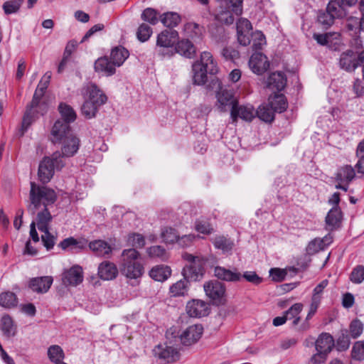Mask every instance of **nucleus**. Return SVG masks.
Here are the masks:
<instances>
[{
    "label": "nucleus",
    "instance_id": "obj_47",
    "mask_svg": "<svg viewBox=\"0 0 364 364\" xmlns=\"http://www.w3.org/2000/svg\"><path fill=\"white\" fill-rule=\"evenodd\" d=\"M349 90L353 95L354 98H360L364 96V84L360 78H355L349 87Z\"/></svg>",
    "mask_w": 364,
    "mask_h": 364
},
{
    "label": "nucleus",
    "instance_id": "obj_43",
    "mask_svg": "<svg viewBox=\"0 0 364 364\" xmlns=\"http://www.w3.org/2000/svg\"><path fill=\"white\" fill-rule=\"evenodd\" d=\"M162 23L168 28L176 26L181 21V17L177 13L167 12L161 18Z\"/></svg>",
    "mask_w": 364,
    "mask_h": 364
},
{
    "label": "nucleus",
    "instance_id": "obj_59",
    "mask_svg": "<svg viewBox=\"0 0 364 364\" xmlns=\"http://www.w3.org/2000/svg\"><path fill=\"white\" fill-rule=\"evenodd\" d=\"M147 252L149 255L151 257H159L162 260H165L166 259V254L165 249L159 245L150 247Z\"/></svg>",
    "mask_w": 364,
    "mask_h": 364
},
{
    "label": "nucleus",
    "instance_id": "obj_27",
    "mask_svg": "<svg viewBox=\"0 0 364 364\" xmlns=\"http://www.w3.org/2000/svg\"><path fill=\"white\" fill-rule=\"evenodd\" d=\"M51 78V73L47 72L41 80L40 81L33 97V100L31 102V109L36 107L38 104V100L44 95L45 91L46 90Z\"/></svg>",
    "mask_w": 364,
    "mask_h": 364
},
{
    "label": "nucleus",
    "instance_id": "obj_20",
    "mask_svg": "<svg viewBox=\"0 0 364 364\" xmlns=\"http://www.w3.org/2000/svg\"><path fill=\"white\" fill-rule=\"evenodd\" d=\"M48 110V105L44 102H41V99L38 100V104L36 107H33L31 109V104L27 107V109L24 114L23 122H22V129L26 131L30 124L31 123L32 117L34 115L35 112L41 114L43 115Z\"/></svg>",
    "mask_w": 364,
    "mask_h": 364
},
{
    "label": "nucleus",
    "instance_id": "obj_23",
    "mask_svg": "<svg viewBox=\"0 0 364 364\" xmlns=\"http://www.w3.org/2000/svg\"><path fill=\"white\" fill-rule=\"evenodd\" d=\"M355 52L348 50L341 54L339 66L346 72H353L357 68Z\"/></svg>",
    "mask_w": 364,
    "mask_h": 364
},
{
    "label": "nucleus",
    "instance_id": "obj_41",
    "mask_svg": "<svg viewBox=\"0 0 364 364\" xmlns=\"http://www.w3.org/2000/svg\"><path fill=\"white\" fill-rule=\"evenodd\" d=\"M213 244L215 248L221 250L223 252H230L234 246L233 242L224 236L216 237Z\"/></svg>",
    "mask_w": 364,
    "mask_h": 364
},
{
    "label": "nucleus",
    "instance_id": "obj_30",
    "mask_svg": "<svg viewBox=\"0 0 364 364\" xmlns=\"http://www.w3.org/2000/svg\"><path fill=\"white\" fill-rule=\"evenodd\" d=\"M175 51L186 58H192L196 55V49L188 39H182L175 46Z\"/></svg>",
    "mask_w": 364,
    "mask_h": 364
},
{
    "label": "nucleus",
    "instance_id": "obj_63",
    "mask_svg": "<svg viewBox=\"0 0 364 364\" xmlns=\"http://www.w3.org/2000/svg\"><path fill=\"white\" fill-rule=\"evenodd\" d=\"M336 18L331 14L327 10L326 12H322L318 16V22L326 27L331 26Z\"/></svg>",
    "mask_w": 364,
    "mask_h": 364
},
{
    "label": "nucleus",
    "instance_id": "obj_13",
    "mask_svg": "<svg viewBox=\"0 0 364 364\" xmlns=\"http://www.w3.org/2000/svg\"><path fill=\"white\" fill-rule=\"evenodd\" d=\"M218 109L220 112L232 110V107L238 102L232 92L228 90H222L217 94Z\"/></svg>",
    "mask_w": 364,
    "mask_h": 364
},
{
    "label": "nucleus",
    "instance_id": "obj_32",
    "mask_svg": "<svg viewBox=\"0 0 364 364\" xmlns=\"http://www.w3.org/2000/svg\"><path fill=\"white\" fill-rule=\"evenodd\" d=\"M269 105L276 112L282 113L286 111L288 107V102L283 94H274L269 97Z\"/></svg>",
    "mask_w": 364,
    "mask_h": 364
},
{
    "label": "nucleus",
    "instance_id": "obj_25",
    "mask_svg": "<svg viewBox=\"0 0 364 364\" xmlns=\"http://www.w3.org/2000/svg\"><path fill=\"white\" fill-rule=\"evenodd\" d=\"M342 221V212L339 207H333L326 217V229L333 230L339 228Z\"/></svg>",
    "mask_w": 364,
    "mask_h": 364
},
{
    "label": "nucleus",
    "instance_id": "obj_24",
    "mask_svg": "<svg viewBox=\"0 0 364 364\" xmlns=\"http://www.w3.org/2000/svg\"><path fill=\"white\" fill-rule=\"evenodd\" d=\"M86 93L88 94V100L102 106L106 103L107 97L102 90L95 83H89L86 86Z\"/></svg>",
    "mask_w": 364,
    "mask_h": 364
},
{
    "label": "nucleus",
    "instance_id": "obj_35",
    "mask_svg": "<svg viewBox=\"0 0 364 364\" xmlns=\"http://www.w3.org/2000/svg\"><path fill=\"white\" fill-rule=\"evenodd\" d=\"M326 242H327V244L331 243V237L326 236L322 240L316 238L311 240L306 247V252L309 255H312L317 253L320 250H323L326 245Z\"/></svg>",
    "mask_w": 364,
    "mask_h": 364
},
{
    "label": "nucleus",
    "instance_id": "obj_14",
    "mask_svg": "<svg viewBox=\"0 0 364 364\" xmlns=\"http://www.w3.org/2000/svg\"><path fill=\"white\" fill-rule=\"evenodd\" d=\"M249 65L253 73L261 75L269 68V64L264 55L256 52L250 57Z\"/></svg>",
    "mask_w": 364,
    "mask_h": 364
},
{
    "label": "nucleus",
    "instance_id": "obj_33",
    "mask_svg": "<svg viewBox=\"0 0 364 364\" xmlns=\"http://www.w3.org/2000/svg\"><path fill=\"white\" fill-rule=\"evenodd\" d=\"M58 247L63 250L77 252L78 250H81L85 247V242L73 237H70L62 240L59 243Z\"/></svg>",
    "mask_w": 364,
    "mask_h": 364
},
{
    "label": "nucleus",
    "instance_id": "obj_61",
    "mask_svg": "<svg viewBox=\"0 0 364 364\" xmlns=\"http://www.w3.org/2000/svg\"><path fill=\"white\" fill-rule=\"evenodd\" d=\"M363 325L359 320H353L350 324V334L353 338H356L361 335Z\"/></svg>",
    "mask_w": 364,
    "mask_h": 364
},
{
    "label": "nucleus",
    "instance_id": "obj_1",
    "mask_svg": "<svg viewBox=\"0 0 364 364\" xmlns=\"http://www.w3.org/2000/svg\"><path fill=\"white\" fill-rule=\"evenodd\" d=\"M56 199L57 195L53 189L31 182L27 209L31 215L37 213V227L43 232L41 241L47 250L53 248L57 240V237L49 232V225L53 220L49 207L54 204Z\"/></svg>",
    "mask_w": 364,
    "mask_h": 364
},
{
    "label": "nucleus",
    "instance_id": "obj_18",
    "mask_svg": "<svg viewBox=\"0 0 364 364\" xmlns=\"http://www.w3.org/2000/svg\"><path fill=\"white\" fill-rule=\"evenodd\" d=\"M186 311L191 317L205 316L209 314L208 304L201 300H193L187 304Z\"/></svg>",
    "mask_w": 364,
    "mask_h": 364
},
{
    "label": "nucleus",
    "instance_id": "obj_29",
    "mask_svg": "<svg viewBox=\"0 0 364 364\" xmlns=\"http://www.w3.org/2000/svg\"><path fill=\"white\" fill-rule=\"evenodd\" d=\"M171 275V269L167 265H156L149 271V276L156 282H163L167 280Z\"/></svg>",
    "mask_w": 364,
    "mask_h": 364
},
{
    "label": "nucleus",
    "instance_id": "obj_57",
    "mask_svg": "<svg viewBox=\"0 0 364 364\" xmlns=\"http://www.w3.org/2000/svg\"><path fill=\"white\" fill-rule=\"evenodd\" d=\"M195 228L198 232L203 234H210L213 231V228L209 222L203 219H198L196 221Z\"/></svg>",
    "mask_w": 364,
    "mask_h": 364
},
{
    "label": "nucleus",
    "instance_id": "obj_11",
    "mask_svg": "<svg viewBox=\"0 0 364 364\" xmlns=\"http://www.w3.org/2000/svg\"><path fill=\"white\" fill-rule=\"evenodd\" d=\"M203 333V327L201 324H195L188 326L180 335V340L183 346H189L197 343Z\"/></svg>",
    "mask_w": 364,
    "mask_h": 364
},
{
    "label": "nucleus",
    "instance_id": "obj_53",
    "mask_svg": "<svg viewBox=\"0 0 364 364\" xmlns=\"http://www.w3.org/2000/svg\"><path fill=\"white\" fill-rule=\"evenodd\" d=\"M141 18L144 21H147L152 25L156 24L159 21L156 11L151 8H147L144 10L141 14Z\"/></svg>",
    "mask_w": 364,
    "mask_h": 364
},
{
    "label": "nucleus",
    "instance_id": "obj_31",
    "mask_svg": "<svg viewBox=\"0 0 364 364\" xmlns=\"http://www.w3.org/2000/svg\"><path fill=\"white\" fill-rule=\"evenodd\" d=\"M129 55L128 50L122 46H117L111 50L109 59L116 67H120Z\"/></svg>",
    "mask_w": 364,
    "mask_h": 364
},
{
    "label": "nucleus",
    "instance_id": "obj_7",
    "mask_svg": "<svg viewBox=\"0 0 364 364\" xmlns=\"http://www.w3.org/2000/svg\"><path fill=\"white\" fill-rule=\"evenodd\" d=\"M58 110L61 116V119H58L51 131L52 135L60 136L61 130L71 129L70 124L76 119V114L73 109L68 105L61 102L58 106Z\"/></svg>",
    "mask_w": 364,
    "mask_h": 364
},
{
    "label": "nucleus",
    "instance_id": "obj_39",
    "mask_svg": "<svg viewBox=\"0 0 364 364\" xmlns=\"http://www.w3.org/2000/svg\"><path fill=\"white\" fill-rule=\"evenodd\" d=\"M326 10L336 18H341L346 15L342 3L341 4L338 0L331 1L327 5Z\"/></svg>",
    "mask_w": 364,
    "mask_h": 364
},
{
    "label": "nucleus",
    "instance_id": "obj_4",
    "mask_svg": "<svg viewBox=\"0 0 364 364\" xmlns=\"http://www.w3.org/2000/svg\"><path fill=\"white\" fill-rule=\"evenodd\" d=\"M121 273L127 278L136 279L143 274V266L138 261L139 253L135 249H127L122 253Z\"/></svg>",
    "mask_w": 364,
    "mask_h": 364
},
{
    "label": "nucleus",
    "instance_id": "obj_6",
    "mask_svg": "<svg viewBox=\"0 0 364 364\" xmlns=\"http://www.w3.org/2000/svg\"><path fill=\"white\" fill-rule=\"evenodd\" d=\"M52 141L54 144H62L61 157H71L78 151L80 147V140L72 132L71 129L61 130L60 136L52 135Z\"/></svg>",
    "mask_w": 364,
    "mask_h": 364
},
{
    "label": "nucleus",
    "instance_id": "obj_50",
    "mask_svg": "<svg viewBox=\"0 0 364 364\" xmlns=\"http://www.w3.org/2000/svg\"><path fill=\"white\" fill-rule=\"evenodd\" d=\"M161 237L166 243H178L179 235L173 228H166L161 232Z\"/></svg>",
    "mask_w": 364,
    "mask_h": 364
},
{
    "label": "nucleus",
    "instance_id": "obj_36",
    "mask_svg": "<svg viewBox=\"0 0 364 364\" xmlns=\"http://www.w3.org/2000/svg\"><path fill=\"white\" fill-rule=\"evenodd\" d=\"M276 111L269 105V102L267 105H260L256 111V116L265 122H272L274 119V113Z\"/></svg>",
    "mask_w": 364,
    "mask_h": 364
},
{
    "label": "nucleus",
    "instance_id": "obj_40",
    "mask_svg": "<svg viewBox=\"0 0 364 364\" xmlns=\"http://www.w3.org/2000/svg\"><path fill=\"white\" fill-rule=\"evenodd\" d=\"M318 299L316 297L311 298V302L310 304L309 311L306 317L304 322L300 326L299 330L304 331L308 330L310 328V324L309 321L313 317V316L316 314L318 307L320 304Z\"/></svg>",
    "mask_w": 364,
    "mask_h": 364
},
{
    "label": "nucleus",
    "instance_id": "obj_21",
    "mask_svg": "<svg viewBox=\"0 0 364 364\" xmlns=\"http://www.w3.org/2000/svg\"><path fill=\"white\" fill-rule=\"evenodd\" d=\"M214 275L220 280L226 282H239L242 279V274L234 268L232 270L223 267L217 266L214 268Z\"/></svg>",
    "mask_w": 364,
    "mask_h": 364
},
{
    "label": "nucleus",
    "instance_id": "obj_26",
    "mask_svg": "<svg viewBox=\"0 0 364 364\" xmlns=\"http://www.w3.org/2000/svg\"><path fill=\"white\" fill-rule=\"evenodd\" d=\"M53 283L51 277L33 278L29 281V288L37 293H46Z\"/></svg>",
    "mask_w": 364,
    "mask_h": 364
},
{
    "label": "nucleus",
    "instance_id": "obj_5",
    "mask_svg": "<svg viewBox=\"0 0 364 364\" xmlns=\"http://www.w3.org/2000/svg\"><path fill=\"white\" fill-rule=\"evenodd\" d=\"M65 166L60 152L55 151L50 156H45L40 162L38 176L43 183H48L53 178L55 170H60Z\"/></svg>",
    "mask_w": 364,
    "mask_h": 364
},
{
    "label": "nucleus",
    "instance_id": "obj_42",
    "mask_svg": "<svg viewBox=\"0 0 364 364\" xmlns=\"http://www.w3.org/2000/svg\"><path fill=\"white\" fill-rule=\"evenodd\" d=\"M0 305L4 308H12L17 305L16 295L11 291L3 292L0 294Z\"/></svg>",
    "mask_w": 364,
    "mask_h": 364
},
{
    "label": "nucleus",
    "instance_id": "obj_10",
    "mask_svg": "<svg viewBox=\"0 0 364 364\" xmlns=\"http://www.w3.org/2000/svg\"><path fill=\"white\" fill-rule=\"evenodd\" d=\"M256 116V112L253 106L250 105H241L237 104L232 107L230 112V117L233 123L237 122L240 118L245 122H252Z\"/></svg>",
    "mask_w": 364,
    "mask_h": 364
},
{
    "label": "nucleus",
    "instance_id": "obj_52",
    "mask_svg": "<svg viewBox=\"0 0 364 364\" xmlns=\"http://www.w3.org/2000/svg\"><path fill=\"white\" fill-rule=\"evenodd\" d=\"M350 281L354 284H360L364 281V266L358 265L354 267L350 275Z\"/></svg>",
    "mask_w": 364,
    "mask_h": 364
},
{
    "label": "nucleus",
    "instance_id": "obj_54",
    "mask_svg": "<svg viewBox=\"0 0 364 364\" xmlns=\"http://www.w3.org/2000/svg\"><path fill=\"white\" fill-rule=\"evenodd\" d=\"M151 33V28L147 24L142 23L137 30L136 36L141 42H145L149 39Z\"/></svg>",
    "mask_w": 364,
    "mask_h": 364
},
{
    "label": "nucleus",
    "instance_id": "obj_28",
    "mask_svg": "<svg viewBox=\"0 0 364 364\" xmlns=\"http://www.w3.org/2000/svg\"><path fill=\"white\" fill-rule=\"evenodd\" d=\"M287 85V77L282 72L272 73L267 79V87L277 91L282 90Z\"/></svg>",
    "mask_w": 364,
    "mask_h": 364
},
{
    "label": "nucleus",
    "instance_id": "obj_37",
    "mask_svg": "<svg viewBox=\"0 0 364 364\" xmlns=\"http://www.w3.org/2000/svg\"><path fill=\"white\" fill-rule=\"evenodd\" d=\"M0 328L4 335L7 338L14 336L16 334V328L14 326L13 320L9 315L2 316Z\"/></svg>",
    "mask_w": 364,
    "mask_h": 364
},
{
    "label": "nucleus",
    "instance_id": "obj_38",
    "mask_svg": "<svg viewBox=\"0 0 364 364\" xmlns=\"http://www.w3.org/2000/svg\"><path fill=\"white\" fill-rule=\"evenodd\" d=\"M183 32L188 38L199 39L202 35V28L198 23L188 22L184 25Z\"/></svg>",
    "mask_w": 364,
    "mask_h": 364
},
{
    "label": "nucleus",
    "instance_id": "obj_17",
    "mask_svg": "<svg viewBox=\"0 0 364 364\" xmlns=\"http://www.w3.org/2000/svg\"><path fill=\"white\" fill-rule=\"evenodd\" d=\"M312 343H314L316 351H321L327 355L335 346L334 339L328 333H321L314 342L312 341Z\"/></svg>",
    "mask_w": 364,
    "mask_h": 364
},
{
    "label": "nucleus",
    "instance_id": "obj_60",
    "mask_svg": "<svg viewBox=\"0 0 364 364\" xmlns=\"http://www.w3.org/2000/svg\"><path fill=\"white\" fill-rule=\"evenodd\" d=\"M221 55L227 60H235L240 58L239 51L231 46L225 47L221 51Z\"/></svg>",
    "mask_w": 364,
    "mask_h": 364
},
{
    "label": "nucleus",
    "instance_id": "obj_2",
    "mask_svg": "<svg viewBox=\"0 0 364 364\" xmlns=\"http://www.w3.org/2000/svg\"><path fill=\"white\" fill-rule=\"evenodd\" d=\"M182 257L186 261L190 262V264L186 265L183 269L182 274L184 278L170 286L169 294L173 297L187 296L189 290L188 279L197 280L203 274L202 265L203 260L200 257L185 252L183 254Z\"/></svg>",
    "mask_w": 364,
    "mask_h": 364
},
{
    "label": "nucleus",
    "instance_id": "obj_9",
    "mask_svg": "<svg viewBox=\"0 0 364 364\" xmlns=\"http://www.w3.org/2000/svg\"><path fill=\"white\" fill-rule=\"evenodd\" d=\"M156 357L161 360L164 363L176 362L180 358V353L176 348L166 344L159 345L154 349Z\"/></svg>",
    "mask_w": 364,
    "mask_h": 364
},
{
    "label": "nucleus",
    "instance_id": "obj_8",
    "mask_svg": "<svg viewBox=\"0 0 364 364\" xmlns=\"http://www.w3.org/2000/svg\"><path fill=\"white\" fill-rule=\"evenodd\" d=\"M206 295L213 300L216 305L224 304L225 299V286L218 280H210L203 285Z\"/></svg>",
    "mask_w": 364,
    "mask_h": 364
},
{
    "label": "nucleus",
    "instance_id": "obj_48",
    "mask_svg": "<svg viewBox=\"0 0 364 364\" xmlns=\"http://www.w3.org/2000/svg\"><path fill=\"white\" fill-rule=\"evenodd\" d=\"M252 41V49L255 51H257L262 49V47L266 43L264 35L259 31H257L251 33Z\"/></svg>",
    "mask_w": 364,
    "mask_h": 364
},
{
    "label": "nucleus",
    "instance_id": "obj_44",
    "mask_svg": "<svg viewBox=\"0 0 364 364\" xmlns=\"http://www.w3.org/2000/svg\"><path fill=\"white\" fill-rule=\"evenodd\" d=\"M100 107V105H95V103L87 99L82 105L81 111L84 116L90 119L95 116Z\"/></svg>",
    "mask_w": 364,
    "mask_h": 364
},
{
    "label": "nucleus",
    "instance_id": "obj_64",
    "mask_svg": "<svg viewBox=\"0 0 364 364\" xmlns=\"http://www.w3.org/2000/svg\"><path fill=\"white\" fill-rule=\"evenodd\" d=\"M350 339L348 335L342 333L338 338L336 342V348L339 351L347 350L350 346Z\"/></svg>",
    "mask_w": 364,
    "mask_h": 364
},
{
    "label": "nucleus",
    "instance_id": "obj_55",
    "mask_svg": "<svg viewBox=\"0 0 364 364\" xmlns=\"http://www.w3.org/2000/svg\"><path fill=\"white\" fill-rule=\"evenodd\" d=\"M351 356L354 360L361 361L364 360V342L357 341L353 346Z\"/></svg>",
    "mask_w": 364,
    "mask_h": 364
},
{
    "label": "nucleus",
    "instance_id": "obj_19",
    "mask_svg": "<svg viewBox=\"0 0 364 364\" xmlns=\"http://www.w3.org/2000/svg\"><path fill=\"white\" fill-rule=\"evenodd\" d=\"M95 71L105 76H112L116 73V66L107 56L97 58L94 65Z\"/></svg>",
    "mask_w": 364,
    "mask_h": 364
},
{
    "label": "nucleus",
    "instance_id": "obj_3",
    "mask_svg": "<svg viewBox=\"0 0 364 364\" xmlns=\"http://www.w3.org/2000/svg\"><path fill=\"white\" fill-rule=\"evenodd\" d=\"M193 84L204 85L207 82V75H215L219 70L217 62L213 55L208 51L200 54V60L195 62L192 66Z\"/></svg>",
    "mask_w": 364,
    "mask_h": 364
},
{
    "label": "nucleus",
    "instance_id": "obj_15",
    "mask_svg": "<svg viewBox=\"0 0 364 364\" xmlns=\"http://www.w3.org/2000/svg\"><path fill=\"white\" fill-rule=\"evenodd\" d=\"M118 273L116 264L110 261H103L98 266L97 274L102 280H113L117 277Z\"/></svg>",
    "mask_w": 364,
    "mask_h": 364
},
{
    "label": "nucleus",
    "instance_id": "obj_51",
    "mask_svg": "<svg viewBox=\"0 0 364 364\" xmlns=\"http://www.w3.org/2000/svg\"><path fill=\"white\" fill-rule=\"evenodd\" d=\"M227 10L222 11L215 16V18L220 23L227 25L232 24L234 22V16L232 13H235L231 8L226 7Z\"/></svg>",
    "mask_w": 364,
    "mask_h": 364
},
{
    "label": "nucleus",
    "instance_id": "obj_46",
    "mask_svg": "<svg viewBox=\"0 0 364 364\" xmlns=\"http://www.w3.org/2000/svg\"><path fill=\"white\" fill-rule=\"evenodd\" d=\"M355 176V171L351 166L340 168L336 174V180L340 181H351Z\"/></svg>",
    "mask_w": 364,
    "mask_h": 364
},
{
    "label": "nucleus",
    "instance_id": "obj_16",
    "mask_svg": "<svg viewBox=\"0 0 364 364\" xmlns=\"http://www.w3.org/2000/svg\"><path fill=\"white\" fill-rule=\"evenodd\" d=\"M63 282L65 285L77 286L83 280L82 269L80 266L75 265L63 274Z\"/></svg>",
    "mask_w": 364,
    "mask_h": 364
},
{
    "label": "nucleus",
    "instance_id": "obj_45",
    "mask_svg": "<svg viewBox=\"0 0 364 364\" xmlns=\"http://www.w3.org/2000/svg\"><path fill=\"white\" fill-rule=\"evenodd\" d=\"M48 355L52 362L56 363L62 362L64 358V353L60 346L53 345L49 347L48 350Z\"/></svg>",
    "mask_w": 364,
    "mask_h": 364
},
{
    "label": "nucleus",
    "instance_id": "obj_56",
    "mask_svg": "<svg viewBox=\"0 0 364 364\" xmlns=\"http://www.w3.org/2000/svg\"><path fill=\"white\" fill-rule=\"evenodd\" d=\"M203 85H205L207 90L214 91L217 94L222 88L221 82L215 75H210L209 79L207 77V82Z\"/></svg>",
    "mask_w": 364,
    "mask_h": 364
},
{
    "label": "nucleus",
    "instance_id": "obj_34",
    "mask_svg": "<svg viewBox=\"0 0 364 364\" xmlns=\"http://www.w3.org/2000/svg\"><path fill=\"white\" fill-rule=\"evenodd\" d=\"M304 305L301 303H296L292 305L288 310H287L284 315L287 320H293L292 326H296L299 324L301 321L299 316L300 313L302 311Z\"/></svg>",
    "mask_w": 364,
    "mask_h": 364
},
{
    "label": "nucleus",
    "instance_id": "obj_22",
    "mask_svg": "<svg viewBox=\"0 0 364 364\" xmlns=\"http://www.w3.org/2000/svg\"><path fill=\"white\" fill-rule=\"evenodd\" d=\"M90 249L98 257L109 258L112 253V247L105 240H95L89 243Z\"/></svg>",
    "mask_w": 364,
    "mask_h": 364
},
{
    "label": "nucleus",
    "instance_id": "obj_62",
    "mask_svg": "<svg viewBox=\"0 0 364 364\" xmlns=\"http://www.w3.org/2000/svg\"><path fill=\"white\" fill-rule=\"evenodd\" d=\"M128 242L136 247H143L145 245V240L142 235L133 233L129 235Z\"/></svg>",
    "mask_w": 364,
    "mask_h": 364
},
{
    "label": "nucleus",
    "instance_id": "obj_12",
    "mask_svg": "<svg viewBox=\"0 0 364 364\" xmlns=\"http://www.w3.org/2000/svg\"><path fill=\"white\" fill-rule=\"evenodd\" d=\"M178 36V32L174 30H164L157 36L156 52H164L166 48L173 46L175 41Z\"/></svg>",
    "mask_w": 364,
    "mask_h": 364
},
{
    "label": "nucleus",
    "instance_id": "obj_49",
    "mask_svg": "<svg viewBox=\"0 0 364 364\" xmlns=\"http://www.w3.org/2000/svg\"><path fill=\"white\" fill-rule=\"evenodd\" d=\"M23 0H10L4 3L3 9L7 15L18 11Z\"/></svg>",
    "mask_w": 364,
    "mask_h": 364
},
{
    "label": "nucleus",
    "instance_id": "obj_58",
    "mask_svg": "<svg viewBox=\"0 0 364 364\" xmlns=\"http://www.w3.org/2000/svg\"><path fill=\"white\" fill-rule=\"evenodd\" d=\"M223 3L225 7L231 8L236 15H240L242 12V4L243 0H216Z\"/></svg>",
    "mask_w": 364,
    "mask_h": 364
}]
</instances>
